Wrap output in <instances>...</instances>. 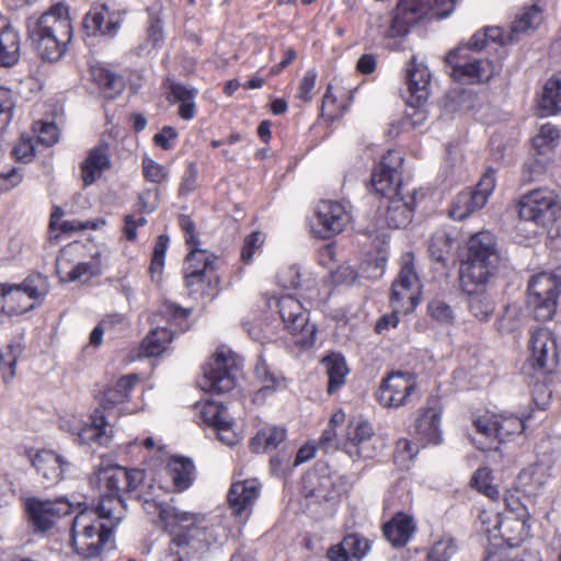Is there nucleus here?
<instances>
[{
  "label": "nucleus",
  "instance_id": "54",
  "mask_svg": "<svg viewBox=\"0 0 561 561\" xmlns=\"http://www.w3.org/2000/svg\"><path fill=\"white\" fill-rule=\"evenodd\" d=\"M427 312L433 320L442 324H451L455 320L451 307L439 298H434L427 304Z\"/></svg>",
  "mask_w": 561,
  "mask_h": 561
},
{
  "label": "nucleus",
  "instance_id": "18",
  "mask_svg": "<svg viewBox=\"0 0 561 561\" xmlns=\"http://www.w3.org/2000/svg\"><path fill=\"white\" fill-rule=\"evenodd\" d=\"M402 162L403 158L396 150H389L382 157L379 165L371 174L370 185L376 194L387 199L401 195V174L399 169Z\"/></svg>",
  "mask_w": 561,
  "mask_h": 561
},
{
  "label": "nucleus",
  "instance_id": "17",
  "mask_svg": "<svg viewBox=\"0 0 561 561\" xmlns=\"http://www.w3.org/2000/svg\"><path fill=\"white\" fill-rule=\"evenodd\" d=\"M416 378L413 374L391 373L382 379L377 392V400L385 408L397 409L407 405L416 391Z\"/></svg>",
  "mask_w": 561,
  "mask_h": 561
},
{
  "label": "nucleus",
  "instance_id": "45",
  "mask_svg": "<svg viewBox=\"0 0 561 561\" xmlns=\"http://www.w3.org/2000/svg\"><path fill=\"white\" fill-rule=\"evenodd\" d=\"M494 44L504 46L508 44L504 31L497 26L485 27L476 32L466 47L467 49L481 50L484 47Z\"/></svg>",
  "mask_w": 561,
  "mask_h": 561
},
{
  "label": "nucleus",
  "instance_id": "56",
  "mask_svg": "<svg viewBox=\"0 0 561 561\" xmlns=\"http://www.w3.org/2000/svg\"><path fill=\"white\" fill-rule=\"evenodd\" d=\"M33 129L37 141L46 147H50L58 141L59 133L54 123L36 122Z\"/></svg>",
  "mask_w": 561,
  "mask_h": 561
},
{
  "label": "nucleus",
  "instance_id": "39",
  "mask_svg": "<svg viewBox=\"0 0 561 561\" xmlns=\"http://www.w3.org/2000/svg\"><path fill=\"white\" fill-rule=\"evenodd\" d=\"M539 106L543 115L561 112V72L553 75L545 83Z\"/></svg>",
  "mask_w": 561,
  "mask_h": 561
},
{
  "label": "nucleus",
  "instance_id": "8",
  "mask_svg": "<svg viewBox=\"0 0 561 561\" xmlns=\"http://www.w3.org/2000/svg\"><path fill=\"white\" fill-rule=\"evenodd\" d=\"M457 0H400L390 26L391 36H404L421 20L448 18Z\"/></svg>",
  "mask_w": 561,
  "mask_h": 561
},
{
  "label": "nucleus",
  "instance_id": "62",
  "mask_svg": "<svg viewBox=\"0 0 561 561\" xmlns=\"http://www.w3.org/2000/svg\"><path fill=\"white\" fill-rule=\"evenodd\" d=\"M317 73L313 70H308L299 84L298 98L305 102H310L312 99V90L316 85Z\"/></svg>",
  "mask_w": 561,
  "mask_h": 561
},
{
  "label": "nucleus",
  "instance_id": "60",
  "mask_svg": "<svg viewBox=\"0 0 561 561\" xmlns=\"http://www.w3.org/2000/svg\"><path fill=\"white\" fill-rule=\"evenodd\" d=\"M198 170L195 162H188L180 186L181 194H190L197 186Z\"/></svg>",
  "mask_w": 561,
  "mask_h": 561
},
{
  "label": "nucleus",
  "instance_id": "38",
  "mask_svg": "<svg viewBox=\"0 0 561 561\" xmlns=\"http://www.w3.org/2000/svg\"><path fill=\"white\" fill-rule=\"evenodd\" d=\"M196 95V89H188L180 83L171 84L169 100L175 104H179V115L182 119L190 121L195 116Z\"/></svg>",
  "mask_w": 561,
  "mask_h": 561
},
{
  "label": "nucleus",
  "instance_id": "22",
  "mask_svg": "<svg viewBox=\"0 0 561 561\" xmlns=\"http://www.w3.org/2000/svg\"><path fill=\"white\" fill-rule=\"evenodd\" d=\"M530 362L535 368L551 370L557 364L558 352L553 333L546 328L533 330L529 339Z\"/></svg>",
  "mask_w": 561,
  "mask_h": 561
},
{
  "label": "nucleus",
  "instance_id": "11",
  "mask_svg": "<svg viewBox=\"0 0 561 561\" xmlns=\"http://www.w3.org/2000/svg\"><path fill=\"white\" fill-rule=\"evenodd\" d=\"M49 293L48 278L32 274L21 284H4V307L8 316L23 314L33 310Z\"/></svg>",
  "mask_w": 561,
  "mask_h": 561
},
{
  "label": "nucleus",
  "instance_id": "14",
  "mask_svg": "<svg viewBox=\"0 0 561 561\" xmlns=\"http://www.w3.org/2000/svg\"><path fill=\"white\" fill-rule=\"evenodd\" d=\"M277 307L286 330L299 336L298 343L313 344L317 328L309 322V314L301 302L290 295H285L278 298Z\"/></svg>",
  "mask_w": 561,
  "mask_h": 561
},
{
  "label": "nucleus",
  "instance_id": "1",
  "mask_svg": "<svg viewBox=\"0 0 561 561\" xmlns=\"http://www.w3.org/2000/svg\"><path fill=\"white\" fill-rule=\"evenodd\" d=\"M142 479V471L118 466L102 468L91 478L100 500L94 508L77 505L79 512L71 524V541L78 554L98 559L105 549L114 547L113 534L126 512L124 494L134 491Z\"/></svg>",
  "mask_w": 561,
  "mask_h": 561
},
{
  "label": "nucleus",
  "instance_id": "21",
  "mask_svg": "<svg viewBox=\"0 0 561 561\" xmlns=\"http://www.w3.org/2000/svg\"><path fill=\"white\" fill-rule=\"evenodd\" d=\"M197 411L201 420L216 431L220 442L228 446H233L239 442V436L232 430V422L222 404L207 400L197 404Z\"/></svg>",
  "mask_w": 561,
  "mask_h": 561
},
{
  "label": "nucleus",
  "instance_id": "42",
  "mask_svg": "<svg viewBox=\"0 0 561 561\" xmlns=\"http://www.w3.org/2000/svg\"><path fill=\"white\" fill-rule=\"evenodd\" d=\"M456 244L457 240L449 231L439 229L432 236L428 250L435 261L445 263Z\"/></svg>",
  "mask_w": 561,
  "mask_h": 561
},
{
  "label": "nucleus",
  "instance_id": "19",
  "mask_svg": "<svg viewBox=\"0 0 561 561\" xmlns=\"http://www.w3.org/2000/svg\"><path fill=\"white\" fill-rule=\"evenodd\" d=\"M421 284L412 265L402 266L393 282L390 306L396 312L408 313L419 304Z\"/></svg>",
  "mask_w": 561,
  "mask_h": 561
},
{
  "label": "nucleus",
  "instance_id": "58",
  "mask_svg": "<svg viewBox=\"0 0 561 561\" xmlns=\"http://www.w3.org/2000/svg\"><path fill=\"white\" fill-rule=\"evenodd\" d=\"M169 242L168 236L161 234L158 237L152 252L151 272L160 271L163 267Z\"/></svg>",
  "mask_w": 561,
  "mask_h": 561
},
{
  "label": "nucleus",
  "instance_id": "3",
  "mask_svg": "<svg viewBox=\"0 0 561 561\" xmlns=\"http://www.w3.org/2000/svg\"><path fill=\"white\" fill-rule=\"evenodd\" d=\"M499 259L495 237L490 231H480L468 240L460 280L470 296L469 309L480 321L486 320L494 310V302L485 293L484 285L494 275Z\"/></svg>",
  "mask_w": 561,
  "mask_h": 561
},
{
  "label": "nucleus",
  "instance_id": "20",
  "mask_svg": "<svg viewBox=\"0 0 561 561\" xmlns=\"http://www.w3.org/2000/svg\"><path fill=\"white\" fill-rule=\"evenodd\" d=\"M495 187L494 173L488 171L477 184L474 191H463L457 195L449 210L451 218L462 220L471 213L482 208Z\"/></svg>",
  "mask_w": 561,
  "mask_h": 561
},
{
  "label": "nucleus",
  "instance_id": "43",
  "mask_svg": "<svg viewBox=\"0 0 561 561\" xmlns=\"http://www.w3.org/2000/svg\"><path fill=\"white\" fill-rule=\"evenodd\" d=\"M286 438V430L278 426H268L259 431L251 440V447L255 453H265L276 448Z\"/></svg>",
  "mask_w": 561,
  "mask_h": 561
},
{
  "label": "nucleus",
  "instance_id": "47",
  "mask_svg": "<svg viewBox=\"0 0 561 561\" xmlns=\"http://www.w3.org/2000/svg\"><path fill=\"white\" fill-rule=\"evenodd\" d=\"M548 479L547 468L542 465H535L524 470L518 477L519 484L530 494H536L548 482Z\"/></svg>",
  "mask_w": 561,
  "mask_h": 561
},
{
  "label": "nucleus",
  "instance_id": "41",
  "mask_svg": "<svg viewBox=\"0 0 561 561\" xmlns=\"http://www.w3.org/2000/svg\"><path fill=\"white\" fill-rule=\"evenodd\" d=\"M137 381L138 377L136 375H128L119 378L114 385L110 386L103 393L105 407L112 408L126 401Z\"/></svg>",
  "mask_w": 561,
  "mask_h": 561
},
{
  "label": "nucleus",
  "instance_id": "36",
  "mask_svg": "<svg viewBox=\"0 0 561 561\" xmlns=\"http://www.w3.org/2000/svg\"><path fill=\"white\" fill-rule=\"evenodd\" d=\"M415 523L405 513H397L390 522L383 526V535L394 547L405 546L415 531Z\"/></svg>",
  "mask_w": 561,
  "mask_h": 561
},
{
  "label": "nucleus",
  "instance_id": "64",
  "mask_svg": "<svg viewBox=\"0 0 561 561\" xmlns=\"http://www.w3.org/2000/svg\"><path fill=\"white\" fill-rule=\"evenodd\" d=\"M551 398V390L545 383H536L533 388V401L537 408L545 410Z\"/></svg>",
  "mask_w": 561,
  "mask_h": 561
},
{
  "label": "nucleus",
  "instance_id": "6",
  "mask_svg": "<svg viewBox=\"0 0 561 561\" xmlns=\"http://www.w3.org/2000/svg\"><path fill=\"white\" fill-rule=\"evenodd\" d=\"M190 314V309L164 301L152 314L151 324L154 328L144 339L140 353L147 357H154L165 352L174 336L173 328L184 331Z\"/></svg>",
  "mask_w": 561,
  "mask_h": 561
},
{
  "label": "nucleus",
  "instance_id": "59",
  "mask_svg": "<svg viewBox=\"0 0 561 561\" xmlns=\"http://www.w3.org/2000/svg\"><path fill=\"white\" fill-rule=\"evenodd\" d=\"M264 243V236L261 232H253L248 236L244 240V244L241 251V259L244 263H250L252 261L253 254L257 251L262 244Z\"/></svg>",
  "mask_w": 561,
  "mask_h": 561
},
{
  "label": "nucleus",
  "instance_id": "46",
  "mask_svg": "<svg viewBox=\"0 0 561 561\" xmlns=\"http://www.w3.org/2000/svg\"><path fill=\"white\" fill-rule=\"evenodd\" d=\"M92 75L96 83L104 90V93L111 99L121 94L125 88V81L123 77L113 72L108 68H94Z\"/></svg>",
  "mask_w": 561,
  "mask_h": 561
},
{
  "label": "nucleus",
  "instance_id": "4",
  "mask_svg": "<svg viewBox=\"0 0 561 561\" xmlns=\"http://www.w3.org/2000/svg\"><path fill=\"white\" fill-rule=\"evenodd\" d=\"M27 30L42 59L59 60L67 51V46L72 38V23L68 5L57 2L39 16L30 18Z\"/></svg>",
  "mask_w": 561,
  "mask_h": 561
},
{
  "label": "nucleus",
  "instance_id": "13",
  "mask_svg": "<svg viewBox=\"0 0 561 561\" xmlns=\"http://www.w3.org/2000/svg\"><path fill=\"white\" fill-rule=\"evenodd\" d=\"M24 507L36 533H46L59 518L77 510L67 497L56 500L30 497L25 501Z\"/></svg>",
  "mask_w": 561,
  "mask_h": 561
},
{
  "label": "nucleus",
  "instance_id": "29",
  "mask_svg": "<svg viewBox=\"0 0 561 561\" xmlns=\"http://www.w3.org/2000/svg\"><path fill=\"white\" fill-rule=\"evenodd\" d=\"M407 83L410 92V99L416 104H424L430 96L431 73L427 67L417 62L413 56L407 67Z\"/></svg>",
  "mask_w": 561,
  "mask_h": 561
},
{
  "label": "nucleus",
  "instance_id": "31",
  "mask_svg": "<svg viewBox=\"0 0 561 561\" xmlns=\"http://www.w3.org/2000/svg\"><path fill=\"white\" fill-rule=\"evenodd\" d=\"M84 28L93 35L101 34L114 36L119 28V19L116 13L102 4L93 7L84 16Z\"/></svg>",
  "mask_w": 561,
  "mask_h": 561
},
{
  "label": "nucleus",
  "instance_id": "44",
  "mask_svg": "<svg viewBox=\"0 0 561 561\" xmlns=\"http://www.w3.org/2000/svg\"><path fill=\"white\" fill-rule=\"evenodd\" d=\"M277 279L284 288L309 291L314 286V279L310 275L302 274L300 267L296 265L282 268Z\"/></svg>",
  "mask_w": 561,
  "mask_h": 561
},
{
  "label": "nucleus",
  "instance_id": "50",
  "mask_svg": "<svg viewBox=\"0 0 561 561\" xmlns=\"http://www.w3.org/2000/svg\"><path fill=\"white\" fill-rule=\"evenodd\" d=\"M22 354V347L19 344H10L1 352L0 370L5 382L15 376V364Z\"/></svg>",
  "mask_w": 561,
  "mask_h": 561
},
{
  "label": "nucleus",
  "instance_id": "25",
  "mask_svg": "<svg viewBox=\"0 0 561 561\" xmlns=\"http://www.w3.org/2000/svg\"><path fill=\"white\" fill-rule=\"evenodd\" d=\"M559 136V130L554 125L543 124L538 135L533 138V147L540 157L527 164L534 176L540 175L546 170L550 160L549 153L556 147Z\"/></svg>",
  "mask_w": 561,
  "mask_h": 561
},
{
  "label": "nucleus",
  "instance_id": "2",
  "mask_svg": "<svg viewBox=\"0 0 561 561\" xmlns=\"http://www.w3.org/2000/svg\"><path fill=\"white\" fill-rule=\"evenodd\" d=\"M142 505L146 513L158 516L173 536L161 561H193L218 540V527L209 525L204 516L180 511L159 495L146 496Z\"/></svg>",
  "mask_w": 561,
  "mask_h": 561
},
{
  "label": "nucleus",
  "instance_id": "10",
  "mask_svg": "<svg viewBox=\"0 0 561 561\" xmlns=\"http://www.w3.org/2000/svg\"><path fill=\"white\" fill-rule=\"evenodd\" d=\"M561 293V270L534 275L528 283L527 306L539 321L550 320Z\"/></svg>",
  "mask_w": 561,
  "mask_h": 561
},
{
  "label": "nucleus",
  "instance_id": "5",
  "mask_svg": "<svg viewBox=\"0 0 561 561\" xmlns=\"http://www.w3.org/2000/svg\"><path fill=\"white\" fill-rule=\"evenodd\" d=\"M531 415L486 412L478 416L473 426L476 434L472 442L482 451H499L500 446L525 430V421Z\"/></svg>",
  "mask_w": 561,
  "mask_h": 561
},
{
  "label": "nucleus",
  "instance_id": "30",
  "mask_svg": "<svg viewBox=\"0 0 561 561\" xmlns=\"http://www.w3.org/2000/svg\"><path fill=\"white\" fill-rule=\"evenodd\" d=\"M260 495L259 482L254 479L236 481L228 493V502L236 515L247 513Z\"/></svg>",
  "mask_w": 561,
  "mask_h": 561
},
{
  "label": "nucleus",
  "instance_id": "9",
  "mask_svg": "<svg viewBox=\"0 0 561 561\" xmlns=\"http://www.w3.org/2000/svg\"><path fill=\"white\" fill-rule=\"evenodd\" d=\"M242 358L230 350L217 351L204 367L201 388L214 393L231 391L242 376Z\"/></svg>",
  "mask_w": 561,
  "mask_h": 561
},
{
  "label": "nucleus",
  "instance_id": "49",
  "mask_svg": "<svg viewBox=\"0 0 561 561\" xmlns=\"http://www.w3.org/2000/svg\"><path fill=\"white\" fill-rule=\"evenodd\" d=\"M255 374L264 385L255 393V400L272 393L280 386L282 379L276 376L265 362H260L255 367Z\"/></svg>",
  "mask_w": 561,
  "mask_h": 561
},
{
  "label": "nucleus",
  "instance_id": "61",
  "mask_svg": "<svg viewBox=\"0 0 561 561\" xmlns=\"http://www.w3.org/2000/svg\"><path fill=\"white\" fill-rule=\"evenodd\" d=\"M105 222L103 220H78V219H71V220H65L60 228L64 232H73V231H82L88 229L96 230L101 226H103Z\"/></svg>",
  "mask_w": 561,
  "mask_h": 561
},
{
  "label": "nucleus",
  "instance_id": "57",
  "mask_svg": "<svg viewBox=\"0 0 561 561\" xmlns=\"http://www.w3.org/2000/svg\"><path fill=\"white\" fill-rule=\"evenodd\" d=\"M13 106L14 103L11 90L0 87V131L10 123Z\"/></svg>",
  "mask_w": 561,
  "mask_h": 561
},
{
  "label": "nucleus",
  "instance_id": "28",
  "mask_svg": "<svg viewBox=\"0 0 561 561\" xmlns=\"http://www.w3.org/2000/svg\"><path fill=\"white\" fill-rule=\"evenodd\" d=\"M442 412L438 408L430 407L420 411L415 422V434L423 446L442 442L440 431Z\"/></svg>",
  "mask_w": 561,
  "mask_h": 561
},
{
  "label": "nucleus",
  "instance_id": "7",
  "mask_svg": "<svg viewBox=\"0 0 561 561\" xmlns=\"http://www.w3.org/2000/svg\"><path fill=\"white\" fill-rule=\"evenodd\" d=\"M518 217V229L523 230V225L531 224L535 228L529 238H535L561 218V201L550 190H534L520 197Z\"/></svg>",
  "mask_w": 561,
  "mask_h": 561
},
{
  "label": "nucleus",
  "instance_id": "55",
  "mask_svg": "<svg viewBox=\"0 0 561 561\" xmlns=\"http://www.w3.org/2000/svg\"><path fill=\"white\" fill-rule=\"evenodd\" d=\"M142 174L149 182L159 184L168 176V170L164 165L156 162L152 158L145 156L142 158Z\"/></svg>",
  "mask_w": 561,
  "mask_h": 561
},
{
  "label": "nucleus",
  "instance_id": "40",
  "mask_svg": "<svg viewBox=\"0 0 561 561\" xmlns=\"http://www.w3.org/2000/svg\"><path fill=\"white\" fill-rule=\"evenodd\" d=\"M168 473L178 491L188 489L194 480V465L186 458H173L168 463Z\"/></svg>",
  "mask_w": 561,
  "mask_h": 561
},
{
  "label": "nucleus",
  "instance_id": "34",
  "mask_svg": "<svg viewBox=\"0 0 561 561\" xmlns=\"http://www.w3.org/2000/svg\"><path fill=\"white\" fill-rule=\"evenodd\" d=\"M20 35L0 14V67H12L20 59Z\"/></svg>",
  "mask_w": 561,
  "mask_h": 561
},
{
  "label": "nucleus",
  "instance_id": "23",
  "mask_svg": "<svg viewBox=\"0 0 561 561\" xmlns=\"http://www.w3.org/2000/svg\"><path fill=\"white\" fill-rule=\"evenodd\" d=\"M376 436L367 421L350 426L345 451L354 459H370L376 455Z\"/></svg>",
  "mask_w": 561,
  "mask_h": 561
},
{
  "label": "nucleus",
  "instance_id": "26",
  "mask_svg": "<svg viewBox=\"0 0 561 561\" xmlns=\"http://www.w3.org/2000/svg\"><path fill=\"white\" fill-rule=\"evenodd\" d=\"M413 207V195L405 197L401 195L393 196L390 199H386L383 205L380 206L383 209L381 216L389 228H405L411 222Z\"/></svg>",
  "mask_w": 561,
  "mask_h": 561
},
{
  "label": "nucleus",
  "instance_id": "63",
  "mask_svg": "<svg viewBox=\"0 0 561 561\" xmlns=\"http://www.w3.org/2000/svg\"><path fill=\"white\" fill-rule=\"evenodd\" d=\"M12 153L16 160L28 162L34 157V146L30 139L21 138L14 146Z\"/></svg>",
  "mask_w": 561,
  "mask_h": 561
},
{
  "label": "nucleus",
  "instance_id": "24",
  "mask_svg": "<svg viewBox=\"0 0 561 561\" xmlns=\"http://www.w3.org/2000/svg\"><path fill=\"white\" fill-rule=\"evenodd\" d=\"M32 465L42 479L48 484H56L62 480L70 462L50 449H42L32 458Z\"/></svg>",
  "mask_w": 561,
  "mask_h": 561
},
{
  "label": "nucleus",
  "instance_id": "12",
  "mask_svg": "<svg viewBox=\"0 0 561 561\" xmlns=\"http://www.w3.org/2000/svg\"><path fill=\"white\" fill-rule=\"evenodd\" d=\"M467 48L458 47L446 56V62L451 68V77L466 83L489 81L501 69L497 61L469 58Z\"/></svg>",
  "mask_w": 561,
  "mask_h": 561
},
{
  "label": "nucleus",
  "instance_id": "37",
  "mask_svg": "<svg viewBox=\"0 0 561 561\" xmlns=\"http://www.w3.org/2000/svg\"><path fill=\"white\" fill-rule=\"evenodd\" d=\"M322 365L325 367L329 377L328 392L334 394L344 386L348 375L346 360L341 354L332 353L322 359Z\"/></svg>",
  "mask_w": 561,
  "mask_h": 561
},
{
  "label": "nucleus",
  "instance_id": "15",
  "mask_svg": "<svg viewBox=\"0 0 561 561\" xmlns=\"http://www.w3.org/2000/svg\"><path fill=\"white\" fill-rule=\"evenodd\" d=\"M79 243L68 245L61 251L57 260V273L62 282L85 280L100 274L102 267V252L96 251L89 262H78L71 265L72 259L82 252Z\"/></svg>",
  "mask_w": 561,
  "mask_h": 561
},
{
  "label": "nucleus",
  "instance_id": "32",
  "mask_svg": "<svg viewBox=\"0 0 561 561\" xmlns=\"http://www.w3.org/2000/svg\"><path fill=\"white\" fill-rule=\"evenodd\" d=\"M110 167L108 146L100 145L92 148L81 164V178L84 186H89L98 181Z\"/></svg>",
  "mask_w": 561,
  "mask_h": 561
},
{
  "label": "nucleus",
  "instance_id": "48",
  "mask_svg": "<svg viewBox=\"0 0 561 561\" xmlns=\"http://www.w3.org/2000/svg\"><path fill=\"white\" fill-rule=\"evenodd\" d=\"M147 44L152 48L161 47L164 42L163 16L160 7L148 9Z\"/></svg>",
  "mask_w": 561,
  "mask_h": 561
},
{
  "label": "nucleus",
  "instance_id": "27",
  "mask_svg": "<svg viewBox=\"0 0 561 561\" xmlns=\"http://www.w3.org/2000/svg\"><path fill=\"white\" fill-rule=\"evenodd\" d=\"M188 247L191 250L186 256L184 273L186 286L192 287L204 279L207 271H213L215 268L217 256L201 249L198 245Z\"/></svg>",
  "mask_w": 561,
  "mask_h": 561
},
{
  "label": "nucleus",
  "instance_id": "35",
  "mask_svg": "<svg viewBox=\"0 0 561 561\" xmlns=\"http://www.w3.org/2000/svg\"><path fill=\"white\" fill-rule=\"evenodd\" d=\"M543 20L542 9L538 4L523 8L512 23L510 33L505 34L508 44L514 43L520 36L536 30Z\"/></svg>",
  "mask_w": 561,
  "mask_h": 561
},
{
  "label": "nucleus",
  "instance_id": "33",
  "mask_svg": "<svg viewBox=\"0 0 561 561\" xmlns=\"http://www.w3.org/2000/svg\"><path fill=\"white\" fill-rule=\"evenodd\" d=\"M112 426L107 424L105 416L99 411H95L91 415V423L81 424L73 440L80 445H106L112 437Z\"/></svg>",
  "mask_w": 561,
  "mask_h": 561
},
{
  "label": "nucleus",
  "instance_id": "53",
  "mask_svg": "<svg viewBox=\"0 0 561 561\" xmlns=\"http://www.w3.org/2000/svg\"><path fill=\"white\" fill-rule=\"evenodd\" d=\"M347 552L351 561H358L362 559L369 549V543L366 539L356 534L345 536L342 540V550Z\"/></svg>",
  "mask_w": 561,
  "mask_h": 561
},
{
  "label": "nucleus",
  "instance_id": "51",
  "mask_svg": "<svg viewBox=\"0 0 561 561\" xmlns=\"http://www.w3.org/2000/svg\"><path fill=\"white\" fill-rule=\"evenodd\" d=\"M457 543L454 538L444 536L436 540L428 554L427 561H449V559L457 552Z\"/></svg>",
  "mask_w": 561,
  "mask_h": 561
},
{
  "label": "nucleus",
  "instance_id": "52",
  "mask_svg": "<svg viewBox=\"0 0 561 561\" xmlns=\"http://www.w3.org/2000/svg\"><path fill=\"white\" fill-rule=\"evenodd\" d=\"M471 483L480 493L491 500H497L500 497L497 488L492 484V476L489 468H479L474 472Z\"/></svg>",
  "mask_w": 561,
  "mask_h": 561
},
{
  "label": "nucleus",
  "instance_id": "16",
  "mask_svg": "<svg viewBox=\"0 0 561 561\" xmlns=\"http://www.w3.org/2000/svg\"><path fill=\"white\" fill-rule=\"evenodd\" d=\"M351 221L348 207L339 202L321 201L317 205L312 230L322 239L341 233Z\"/></svg>",
  "mask_w": 561,
  "mask_h": 561
}]
</instances>
